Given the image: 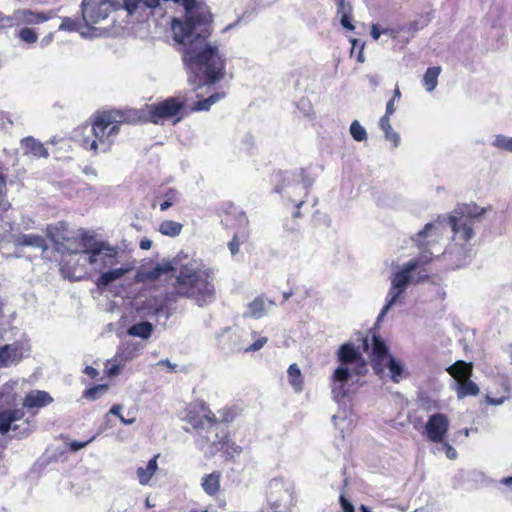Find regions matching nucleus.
I'll return each mask as SVG.
<instances>
[{
    "label": "nucleus",
    "mask_w": 512,
    "mask_h": 512,
    "mask_svg": "<svg viewBox=\"0 0 512 512\" xmlns=\"http://www.w3.org/2000/svg\"><path fill=\"white\" fill-rule=\"evenodd\" d=\"M53 39H54V34L53 33L47 34L46 36H44L41 39L40 46L42 48H45V47L49 46L52 43Z\"/></svg>",
    "instance_id": "603ef678"
},
{
    "label": "nucleus",
    "mask_w": 512,
    "mask_h": 512,
    "mask_svg": "<svg viewBox=\"0 0 512 512\" xmlns=\"http://www.w3.org/2000/svg\"><path fill=\"white\" fill-rule=\"evenodd\" d=\"M159 364H165L166 366H168L169 368L171 369H174L176 367L175 364H172L168 359H165V360H161L159 362Z\"/></svg>",
    "instance_id": "0e129e2a"
},
{
    "label": "nucleus",
    "mask_w": 512,
    "mask_h": 512,
    "mask_svg": "<svg viewBox=\"0 0 512 512\" xmlns=\"http://www.w3.org/2000/svg\"><path fill=\"white\" fill-rule=\"evenodd\" d=\"M337 6V15L340 14H352L353 7L352 4L347 0H335Z\"/></svg>",
    "instance_id": "ea45409f"
},
{
    "label": "nucleus",
    "mask_w": 512,
    "mask_h": 512,
    "mask_svg": "<svg viewBox=\"0 0 512 512\" xmlns=\"http://www.w3.org/2000/svg\"><path fill=\"white\" fill-rule=\"evenodd\" d=\"M274 306L275 302L273 300L260 295L247 304V310L244 313V316L253 319H260L268 315Z\"/></svg>",
    "instance_id": "6ab92c4d"
},
{
    "label": "nucleus",
    "mask_w": 512,
    "mask_h": 512,
    "mask_svg": "<svg viewBox=\"0 0 512 512\" xmlns=\"http://www.w3.org/2000/svg\"><path fill=\"white\" fill-rule=\"evenodd\" d=\"M124 8L129 14H134L137 11H145L152 9L160 4V0H123Z\"/></svg>",
    "instance_id": "393cba45"
},
{
    "label": "nucleus",
    "mask_w": 512,
    "mask_h": 512,
    "mask_svg": "<svg viewBox=\"0 0 512 512\" xmlns=\"http://www.w3.org/2000/svg\"><path fill=\"white\" fill-rule=\"evenodd\" d=\"M24 416L23 408L0 409V434L6 435L11 431L18 438H25L30 435L34 430V425L29 419L17 424V421L22 420Z\"/></svg>",
    "instance_id": "6e6552de"
},
{
    "label": "nucleus",
    "mask_w": 512,
    "mask_h": 512,
    "mask_svg": "<svg viewBox=\"0 0 512 512\" xmlns=\"http://www.w3.org/2000/svg\"><path fill=\"white\" fill-rule=\"evenodd\" d=\"M211 106H212V103H210L209 99L206 98L204 100L196 102V104L194 106V110H196V111H206V110H209Z\"/></svg>",
    "instance_id": "a18cd8bd"
},
{
    "label": "nucleus",
    "mask_w": 512,
    "mask_h": 512,
    "mask_svg": "<svg viewBox=\"0 0 512 512\" xmlns=\"http://www.w3.org/2000/svg\"><path fill=\"white\" fill-rule=\"evenodd\" d=\"M379 126L381 130L384 132L385 139L393 143L394 147H398L400 143V136L397 132H395L390 124V117H381L379 121Z\"/></svg>",
    "instance_id": "c756f323"
},
{
    "label": "nucleus",
    "mask_w": 512,
    "mask_h": 512,
    "mask_svg": "<svg viewBox=\"0 0 512 512\" xmlns=\"http://www.w3.org/2000/svg\"><path fill=\"white\" fill-rule=\"evenodd\" d=\"M158 458L159 454L151 458L145 467L140 466L137 468L136 475L140 485L146 486L149 484L150 480L158 470Z\"/></svg>",
    "instance_id": "b1692460"
},
{
    "label": "nucleus",
    "mask_w": 512,
    "mask_h": 512,
    "mask_svg": "<svg viewBox=\"0 0 512 512\" xmlns=\"http://www.w3.org/2000/svg\"><path fill=\"white\" fill-rule=\"evenodd\" d=\"M23 357L21 347L16 344H7L0 347V367L17 364Z\"/></svg>",
    "instance_id": "4be33fe9"
},
{
    "label": "nucleus",
    "mask_w": 512,
    "mask_h": 512,
    "mask_svg": "<svg viewBox=\"0 0 512 512\" xmlns=\"http://www.w3.org/2000/svg\"><path fill=\"white\" fill-rule=\"evenodd\" d=\"M18 37L21 41L27 43V44H33L37 41L38 35L37 33L28 27L20 29L18 33Z\"/></svg>",
    "instance_id": "58836bf2"
},
{
    "label": "nucleus",
    "mask_w": 512,
    "mask_h": 512,
    "mask_svg": "<svg viewBox=\"0 0 512 512\" xmlns=\"http://www.w3.org/2000/svg\"><path fill=\"white\" fill-rule=\"evenodd\" d=\"M193 411L200 412L202 414L203 418H205L209 422H212V423L216 422V420L214 418V414L211 412V410L208 407H206L203 403H200V404H194V405L190 406V408H189L188 417H189V421L191 423H194L193 418L190 417V414Z\"/></svg>",
    "instance_id": "f704fd0d"
},
{
    "label": "nucleus",
    "mask_w": 512,
    "mask_h": 512,
    "mask_svg": "<svg viewBox=\"0 0 512 512\" xmlns=\"http://www.w3.org/2000/svg\"><path fill=\"white\" fill-rule=\"evenodd\" d=\"M184 105L185 101L178 97L168 98L158 104L149 105L147 106L148 119L154 124H163L165 120L178 115Z\"/></svg>",
    "instance_id": "9b49d317"
},
{
    "label": "nucleus",
    "mask_w": 512,
    "mask_h": 512,
    "mask_svg": "<svg viewBox=\"0 0 512 512\" xmlns=\"http://www.w3.org/2000/svg\"><path fill=\"white\" fill-rule=\"evenodd\" d=\"M401 98V92L398 87L395 88L392 99L399 101Z\"/></svg>",
    "instance_id": "e2e57ef3"
},
{
    "label": "nucleus",
    "mask_w": 512,
    "mask_h": 512,
    "mask_svg": "<svg viewBox=\"0 0 512 512\" xmlns=\"http://www.w3.org/2000/svg\"><path fill=\"white\" fill-rule=\"evenodd\" d=\"M253 343L250 345H242L239 347V350H242L244 353L249 352H257L261 350L268 342V338L265 336H260L258 332L252 331L250 333Z\"/></svg>",
    "instance_id": "473e14b6"
},
{
    "label": "nucleus",
    "mask_w": 512,
    "mask_h": 512,
    "mask_svg": "<svg viewBox=\"0 0 512 512\" xmlns=\"http://www.w3.org/2000/svg\"><path fill=\"white\" fill-rule=\"evenodd\" d=\"M340 24L342 25L343 28L347 29V30H350V31H353L355 29V26L352 24L351 20H350V17H351V14H340Z\"/></svg>",
    "instance_id": "79ce46f5"
},
{
    "label": "nucleus",
    "mask_w": 512,
    "mask_h": 512,
    "mask_svg": "<svg viewBox=\"0 0 512 512\" xmlns=\"http://www.w3.org/2000/svg\"><path fill=\"white\" fill-rule=\"evenodd\" d=\"M58 29L59 31L67 32L76 31L82 38L100 37L104 33V30L100 27H89L85 22L82 24L78 20L70 17L61 18V24Z\"/></svg>",
    "instance_id": "f3484780"
},
{
    "label": "nucleus",
    "mask_w": 512,
    "mask_h": 512,
    "mask_svg": "<svg viewBox=\"0 0 512 512\" xmlns=\"http://www.w3.org/2000/svg\"><path fill=\"white\" fill-rule=\"evenodd\" d=\"M506 400V397L501 398H493L490 396H486V403L493 406H499L502 405Z\"/></svg>",
    "instance_id": "09e8293b"
},
{
    "label": "nucleus",
    "mask_w": 512,
    "mask_h": 512,
    "mask_svg": "<svg viewBox=\"0 0 512 512\" xmlns=\"http://www.w3.org/2000/svg\"><path fill=\"white\" fill-rule=\"evenodd\" d=\"M183 225L174 220H164L158 226V231L168 237H176L182 232Z\"/></svg>",
    "instance_id": "cd10ccee"
},
{
    "label": "nucleus",
    "mask_w": 512,
    "mask_h": 512,
    "mask_svg": "<svg viewBox=\"0 0 512 512\" xmlns=\"http://www.w3.org/2000/svg\"><path fill=\"white\" fill-rule=\"evenodd\" d=\"M95 439V437H92L91 439H89L88 441H85V442H79V441H72L70 443V449L72 451H78L84 447H86L90 442H92L93 440Z\"/></svg>",
    "instance_id": "49530a36"
},
{
    "label": "nucleus",
    "mask_w": 512,
    "mask_h": 512,
    "mask_svg": "<svg viewBox=\"0 0 512 512\" xmlns=\"http://www.w3.org/2000/svg\"><path fill=\"white\" fill-rule=\"evenodd\" d=\"M21 148L25 154H30L37 158H48L49 156V153L44 145L33 137H26L22 139Z\"/></svg>",
    "instance_id": "5701e85b"
},
{
    "label": "nucleus",
    "mask_w": 512,
    "mask_h": 512,
    "mask_svg": "<svg viewBox=\"0 0 512 512\" xmlns=\"http://www.w3.org/2000/svg\"><path fill=\"white\" fill-rule=\"evenodd\" d=\"M163 198L164 201L160 203L161 211L168 210L171 206L179 201L178 192L174 189H169L167 192H165Z\"/></svg>",
    "instance_id": "e433bc0d"
},
{
    "label": "nucleus",
    "mask_w": 512,
    "mask_h": 512,
    "mask_svg": "<svg viewBox=\"0 0 512 512\" xmlns=\"http://www.w3.org/2000/svg\"><path fill=\"white\" fill-rule=\"evenodd\" d=\"M357 60L360 63H363L365 61L364 55H363V46L361 47V50L357 56Z\"/></svg>",
    "instance_id": "69168bd1"
},
{
    "label": "nucleus",
    "mask_w": 512,
    "mask_h": 512,
    "mask_svg": "<svg viewBox=\"0 0 512 512\" xmlns=\"http://www.w3.org/2000/svg\"><path fill=\"white\" fill-rule=\"evenodd\" d=\"M152 246V241L149 239H142L140 242V248L143 250H149Z\"/></svg>",
    "instance_id": "4d7b16f0"
},
{
    "label": "nucleus",
    "mask_w": 512,
    "mask_h": 512,
    "mask_svg": "<svg viewBox=\"0 0 512 512\" xmlns=\"http://www.w3.org/2000/svg\"><path fill=\"white\" fill-rule=\"evenodd\" d=\"M153 331V325L150 322H140L132 325L127 333L133 337H139L141 339H148Z\"/></svg>",
    "instance_id": "7c9ffc66"
},
{
    "label": "nucleus",
    "mask_w": 512,
    "mask_h": 512,
    "mask_svg": "<svg viewBox=\"0 0 512 512\" xmlns=\"http://www.w3.org/2000/svg\"><path fill=\"white\" fill-rule=\"evenodd\" d=\"M442 69L440 66L429 67L423 76V86L427 92H432L438 85V77Z\"/></svg>",
    "instance_id": "a878e982"
},
{
    "label": "nucleus",
    "mask_w": 512,
    "mask_h": 512,
    "mask_svg": "<svg viewBox=\"0 0 512 512\" xmlns=\"http://www.w3.org/2000/svg\"><path fill=\"white\" fill-rule=\"evenodd\" d=\"M237 24H238V21H236V22H234V23H232V24L227 25V26L223 29V32H226V31H228V30L232 29V28H233V27H235Z\"/></svg>",
    "instance_id": "338daca9"
},
{
    "label": "nucleus",
    "mask_w": 512,
    "mask_h": 512,
    "mask_svg": "<svg viewBox=\"0 0 512 512\" xmlns=\"http://www.w3.org/2000/svg\"><path fill=\"white\" fill-rule=\"evenodd\" d=\"M304 201L303 200H300L297 204H296V208L297 210L294 212V217H300V207L303 205Z\"/></svg>",
    "instance_id": "680f3d73"
},
{
    "label": "nucleus",
    "mask_w": 512,
    "mask_h": 512,
    "mask_svg": "<svg viewBox=\"0 0 512 512\" xmlns=\"http://www.w3.org/2000/svg\"><path fill=\"white\" fill-rule=\"evenodd\" d=\"M350 134L355 141L361 142L367 139L366 129L358 120H354L350 125Z\"/></svg>",
    "instance_id": "c9c22d12"
},
{
    "label": "nucleus",
    "mask_w": 512,
    "mask_h": 512,
    "mask_svg": "<svg viewBox=\"0 0 512 512\" xmlns=\"http://www.w3.org/2000/svg\"><path fill=\"white\" fill-rule=\"evenodd\" d=\"M202 488L203 490L210 496L215 495L220 487V475L216 473H211L206 475L202 480Z\"/></svg>",
    "instance_id": "2f4dec72"
},
{
    "label": "nucleus",
    "mask_w": 512,
    "mask_h": 512,
    "mask_svg": "<svg viewBox=\"0 0 512 512\" xmlns=\"http://www.w3.org/2000/svg\"><path fill=\"white\" fill-rule=\"evenodd\" d=\"M127 120L126 113L121 110L100 114L92 125L93 138L84 139L83 146L94 152H107L120 130V125Z\"/></svg>",
    "instance_id": "39448f33"
},
{
    "label": "nucleus",
    "mask_w": 512,
    "mask_h": 512,
    "mask_svg": "<svg viewBox=\"0 0 512 512\" xmlns=\"http://www.w3.org/2000/svg\"><path fill=\"white\" fill-rule=\"evenodd\" d=\"M288 381L296 392L303 389V378L301 370L296 363L291 364L287 370Z\"/></svg>",
    "instance_id": "c85d7f7f"
},
{
    "label": "nucleus",
    "mask_w": 512,
    "mask_h": 512,
    "mask_svg": "<svg viewBox=\"0 0 512 512\" xmlns=\"http://www.w3.org/2000/svg\"><path fill=\"white\" fill-rule=\"evenodd\" d=\"M17 243L22 246H30L45 251L47 245L45 239L40 235L24 234L18 237Z\"/></svg>",
    "instance_id": "bb28decb"
},
{
    "label": "nucleus",
    "mask_w": 512,
    "mask_h": 512,
    "mask_svg": "<svg viewBox=\"0 0 512 512\" xmlns=\"http://www.w3.org/2000/svg\"><path fill=\"white\" fill-rule=\"evenodd\" d=\"M108 389H109L108 385H105V384L97 385L90 389H87L84 392L83 396L89 400H96L101 395L106 393L108 391Z\"/></svg>",
    "instance_id": "4c0bfd02"
},
{
    "label": "nucleus",
    "mask_w": 512,
    "mask_h": 512,
    "mask_svg": "<svg viewBox=\"0 0 512 512\" xmlns=\"http://www.w3.org/2000/svg\"><path fill=\"white\" fill-rule=\"evenodd\" d=\"M449 425L447 415L434 413L428 417L422 435L432 443H443L448 433Z\"/></svg>",
    "instance_id": "f8f14e48"
},
{
    "label": "nucleus",
    "mask_w": 512,
    "mask_h": 512,
    "mask_svg": "<svg viewBox=\"0 0 512 512\" xmlns=\"http://www.w3.org/2000/svg\"><path fill=\"white\" fill-rule=\"evenodd\" d=\"M381 34H389L391 37H396V34L391 29L380 30L378 25L373 24L371 27V36L374 40H378Z\"/></svg>",
    "instance_id": "a19ab883"
},
{
    "label": "nucleus",
    "mask_w": 512,
    "mask_h": 512,
    "mask_svg": "<svg viewBox=\"0 0 512 512\" xmlns=\"http://www.w3.org/2000/svg\"><path fill=\"white\" fill-rule=\"evenodd\" d=\"M361 512H372L367 506L361 505L360 507Z\"/></svg>",
    "instance_id": "774afa93"
},
{
    "label": "nucleus",
    "mask_w": 512,
    "mask_h": 512,
    "mask_svg": "<svg viewBox=\"0 0 512 512\" xmlns=\"http://www.w3.org/2000/svg\"><path fill=\"white\" fill-rule=\"evenodd\" d=\"M56 17L54 11L46 13L32 11L30 9H18L13 13L12 18H3L2 25H38Z\"/></svg>",
    "instance_id": "ddd939ff"
},
{
    "label": "nucleus",
    "mask_w": 512,
    "mask_h": 512,
    "mask_svg": "<svg viewBox=\"0 0 512 512\" xmlns=\"http://www.w3.org/2000/svg\"><path fill=\"white\" fill-rule=\"evenodd\" d=\"M185 9L184 20L173 19L171 29L174 41L180 45L188 83L194 87L215 84L225 75L226 60L211 34L212 15L209 7L196 0H174Z\"/></svg>",
    "instance_id": "f257e3e1"
},
{
    "label": "nucleus",
    "mask_w": 512,
    "mask_h": 512,
    "mask_svg": "<svg viewBox=\"0 0 512 512\" xmlns=\"http://www.w3.org/2000/svg\"><path fill=\"white\" fill-rule=\"evenodd\" d=\"M336 358L339 364L353 367L357 372L366 370V360L352 342L342 344L336 352Z\"/></svg>",
    "instance_id": "4468645a"
},
{
    "label": "nucleus",
    "mask_w": 512,
    "mask_h": 512,
    "mask_svg": "<svg viewBox=\"0 0 512 512\" xmlns=\"http://www.w3.org/2000/svg\"><path fill=\"white\" fill-rule=\"evenodd\" d=\"M339 501L343 512H355L353 504L344 495L340 496Z\"/></svg>",
    "instance_id": "c03bdc74"
},
{
    "label": "nucleus",
    "mask_w": 512,
    "mask_h": 512,
    "mask_svg": "<svg viewBox=\"0 0 512 512\" xmlns=\"http://www.w3.org/2000/svg\"><path fill=\"white\" fill-rule=\"evenodd\" d=\"M133 268L134 266L132 263H124L120 267L103 272L98 277L96 284L98 287H106L110 283L122 278L125 274L132 271Z\"/></svg>",
    "instance_id": "412c9836"
},
{
    "label": "nucleus",
    "mask_w": 512,
    "mask_h": 512,
    "mask_svg": "<svg viewBox=\"0 0 512 512\" xmlns=\"http://www.w3.org/2000/svg\"><path fill=\"white\" fill-rule=\"evenodd\" d=\"M121 410H122V406L121 405H113L112 408L110 409V413L112 415H115L117 417L120 418L121 415Z\"/></svg>",
    "instance_id": "6e6d98bb"
},
{
    "label": "nucleus",
    "mask_w": 512,
    "mask_h": 512,
    "mask_svg": "<svg viewBox=\"0 0 512 512\" xmlns=\"http://www.w3.org/2000/svg\"><path fill=\"white\" fill-rule=\"evenodd\" d=\"M441 444L446 451V456L448 459L455 460L458 457L457 451L448 442L444 440Z\"/></svg>",
    "instance_id": "37998d69"
},
{
    "label": "nucleus",
    "mask_w": 512,
    "mask_h": 512,
    "mask_svg": "<svg viewBox=\"0 0 512 512\" xmlns=\"http://www.w3.org/2000/svg\"><path fill=\"white\" fill-rule=\"evenodd\" d=\"M167 272H177L175 291L181 297L192 299L196 305L203 307L215 300V287L205 271L194 264L180 265L179 261L158 263L152 267L142 268L136 275L138 282L153 281Z\"/></svg>",
    "instance_id": "7ed1b4c3"
},
{
    "label": "nucleus",
    "mask_w": 512,
    "mask_h": 512,
    "mask_svg": "<svg viewBox=\"0 0 512 512\" xmlns=\"http://www.w3.org/2000/svg\"><path fill=\"white\" fill-rule=\"evenodd\" d=\"M338 420H341V422H345V419H344V418H340V417H339V416H337V415H334V416L332 417V421H333V423H334L335 427H336V428H339V429H340L341 434H343V428H340V427H339ZM342 437L344 438V435H342Z\"/></svg>",
    "instance_id": "13d9d810"
},
{
    "label": "nucleus",
    "mask_w": 512,
    "mask_h": 512,
    "mask_svg": "<svg viewBox=\"0 0 512 512\" xmlns=\"http://www.w3.org/2000/svg\"><path fill=\"white\" fill-rule=\"evenodd\" d=\"M472 364L465 361H457L451 365L447 371L456 380V389L458 398L466 396H476L479 393V387L470 380L472 375Z\"/></svg>",
    "instance_id": "9d476101"
},
{
    "label": "nucleus",
    "mask_w": 512,
    "mask_h": 512,
    "mask_svg": "<svg viewBox=\"0 0 512 512\" xmlns=\"http://www.w3.org/2000/svg\"><path fill=\"white\" fill-rule=\"evenodd\" d=\"M53 402L52 396L43 390H32L28 392L22 402V408L28 410L41 409Z\"/></svg>",
    "instance_id": "aec40b11"
},
{
    "label": "nucleus",
    "mask_w": 512,
    "mask_h": 512,
    "mask_svg": "<svg viewBox=\"0 0 512 512\" xmlns=\"http://www.w3.org/2000/svg\"><path fill=\"white\" fill-rule=\"evenodd\" d=\"M371 341V362L374 372L382 379L389 378L393 383H399L405 377L403 363L388 355V348L380 337L373 335Z\"/></svg>",
    "instance_id": "423d86ee"
},
{
    "label": "nucleus",
    "mask_w": 512,
    "mask_h": 512,
    "mask_svg": "<svg viewBox=\"0 0 512 512\" xmlns=\"http://www.w3.org/2000/svg\"><path fill=\"white\" fill-rule=\"evenodd\" d=\"M120 421L125 425H131L135 422V418L126 419L123 416H120Z\"/></svg>",
    "instance_id": "052dcab7"
},
{
    "label": "nucleus",
    "mask_w": 512,
    "mask_h": 512,
    "mask_svg": "<svg viewBox=\"0 0 512 512\" xmlns=\"http://www.w3.org/2000/svg\"><path fill=\"white\" fill-rule=\"evenodd\" d=\"M300 109H303V112L306 116H309L312 112V107L308 101L301 100L298 104Z\"/></svg>",
    "instance_id": "3c124183"
},
{
    "label": "nucleus",
    "mask_w": 512,
    "mask_h": 512,
    "mask_svg": "<svg viewBox=\"0 0 512 512\" xmlns=\"http://www.w3.org/2000/svg\"><path fill=\"white\" fill-rule=\"evenodd\" d=\"M363 373L364 372L355 371L353 367L339 364L331 376V386L334 398H344L348 393V389L346 387L348 382L353 378V376H359Z\"/></svg>",
    "instance_id": "dca6fc26"
},
{
    "label": "nucleus",
    "mask_w": 512,
    "mask_h": 512,
    "mask_svg": "<svg viewBox=\"0 0 512 512\" xmlns=\"http://www.w3.org/2000/svg\"><path fill=\"white\" fill-rule=\"evenodd\" d=\"M121 7L118 1L113 0H83L82 18L89 27H96L101 21L108 18L112 11Z\"/></svg>",
    "instance_id": "1a4fd4ad"
},
{
    "label": "nucleus",
    "mask_w": 512,
    "mask_h": 512,
    "mask_svg": "<svg viewBox=\"0 0 512 512\" xmlns=\"http://www.w3.org/2000/svg\"><path fill=\"white\" fill-rule=\"evenodd\" d=\"M201 449L205 454L209 455H213L219 450H224L225 453L230 457L239 455L242 451L241 447L228 439L225 434L221 438H219L218 434H216L212 444L207 448L202 445Z\"/></svg>",
    "instance_id": "a211bd4d"
},
{
    "label": "nucleus",
    "mask_w": 512,
    "mask_h": 512,
    "mask_svg": "<svg viewBox=\"0 0 512 512\" xmlns=\"http://www.w3.org/2000/svg\"><path fill=\"white\" fill-rule=\"evenodd\" d=\"M491 145L495 149L512 153V136L496 134L492 138Z\"/></svg>",
    "instance_id": "72a5a7b5"
},
{
    "label": "nucleus",
    "mask_w": 512,
    "mask_h": 512,
    "mask_svg": "<svg viewBox=\"0 0 512 512\" xmlns=\"http://www.w3.org/2000/svg\"><path fill=\"white\" fill-rule=\"evenodd\" d=\"M486 212V208L476 205L464 206L455 210L450 216V224L455 236L463 241H468L474 235V220L482 216Z\"/></svg>",
    "instance_id": "0eeeda50"
},
{
    "label": "nucleus",
    "mask_w": 512,
    "mask_h": 512,
    "mask_svg": "<svg viewBox=\"0 0 512 512\" xmlns=\"http://www.w3.org/2000/svg\"><path fill=\"white\" fill-rule=\"evenodd\" d=\"M84 373L90 376L91 378H95L98 375V371L92 366H87L84 370Z\"/></svg>",
    "instance_id": "5fc2aeb1"
},
{
    "label": "nucleus",
    "mask_w": 512,
    "mask_h": 512,
    "mask_svg": "<svg viewBox=\"0 0 512 512\" xmlns=\"http://www.w3.org/2000/svg\"><path fill=\"white\" fill-rule=\"evenodd\" d=\"M224 97H225V93L224 92H217V93H214L211 96H209L208 99H209V102L212 103V105H214L215 103H217L218 101H220Z\"/></svg>",
    "instance_id": "864d4df0"
},
{
    "label": "nucleus",
    "mask_w": 512,
    "mask_h": 512,
    "mask_svg": "<svg viewBox=\"0 0 512 512\" xmlns=\"http://www.w3.org/2000/svg\"><path fill=\"white\" fill-rule=\"evenodd\" d=\"M500 482L512 490V476L502 478Z\"/></svg>",
    "instance_id": "bf43d9fd"
},
{
    "label": "nucleus",
    "mask_w": 512,
    "mask_h": 512,
    "mask_svg": "<svg viewBox=\"0 0 512 512\" xmlns=\"http://www.w3.org/2000/svg\"><path fill=\"white\" fill-rule=\"evenodd\" d=\"M229 250L232 255H236L239 251L240 244L236 237H234L228 244Z\"/></svg>",
    "instance_id": "8fccbe9b"
},
{
    "label": "nucleus",
    "mask_w": 512,
    "mask_h": 512,
    "mask_svg": "<svg viewBox=\"0 0 512 512\" xmlns=\"http://www.w3.org/2000/svg\"><path fill=\"white\" fill-rule=\"evenodd\" d=\"M395 102H396V100L391 99L387 103L385 114L382 117H390L395 112V110H396Z\"/></svg>",
    "instance_id": "de8ad7c7"
},
{
    "label": "nucleus",
    "mask_w": 512,
    "mask_h": 512,
    "mask_svg": "<svg viewBox=\"0 0 512 512\" xmlns=\"http://www.w3.org/2000/svg\"><path fill=\"white\" fill-rule=\"evenodd\" d=\"M67 224L59 222L47 227V236L57 246L58 251H66L69 254H79V261L83 265H89L95 271H101L106 267L119 263L117 260L118 251L104 243H94L83 250L76 248L77 243L71 242L65 235Z\"/></svg>",
    "instance_id": "20e7f679"
},
{
    "label": "nucleus",
    "mask_w": 512,
    "mask_h": 512,
    "mask_svg": "<svg viewBox=\"0 0 512 512\" xmlns=\"http://www.w3.org/2000/svg\"><path fill=\"white\" fill-rule=\"evenodd\" d=\"M444 233V225L436 221L427 223L422 230L411 237V241L419 250V255L402 265L396 266L391 276V286L387 293L386 304L382 308L377 321H381L394 305L401 303V297L410 284L428 278L425 267L440 251V240Z\"/></svg>",
    "instance_id": "f03ea898"
},
{
    "label": "nucleus",
    "mask_w": 512,
    "mask_h": 512,
    "mask_svg": "<svg viewBox=\"0 0 512 512\" xmlns=\"http://www.w3.org/2000/svg\"><path fill=\"white\" fill-rule=\"evenodd\" d=\"M269 504L273 512H288L291 503V493L281 480L274 479L269 485Z\"/></svg>",
    "instance_id": "2eb2a0df"
}]
</instances>
